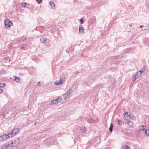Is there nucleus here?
Listing matches in <instances>:
<instances>
[{
  "label": "nucleus",
  "instance_id": "4c0bfd02",
  "mask_svg": "<svg viewBox=\"0 0 149 149\" xmlns=\"http://www.w3.org/2000/svg\"><path fill=\"white\" fill-rule=\"evenodd\" d=\"M148 62L149 63V60H148Z\"/></svg>",
  "mask_w": 149,
  "mask_h": 149
},
{
  "label": "nucleus",
  "instance_id": "1a4fd4ad",
  "mask_svg": "<svg viewBox=\"0 0 149 149\" xmlns=\"http://www.w3.org/2000/svg\"><path fill=\"white\" fill-rule=\"evenodd\" d=\"M22 6L28 8L29 7L30 4L26 3H22Z\"/></svg>",
  "mask_w": 149,
  "mask_h": 149
},
{
  "label": "nucleus",
  "instance_id": "473e14b6",
  "mask_svg": "<svg viewBox=\"0 0 149 149\" xmlns=\"http://www.w3.org/2000/svg\"><path fill=\"white\" fill-rule=\"evenodd\" d=\"M143 27V26H142V25H141V26H140V28H142V27Z\"/></svg>",
  "mask_w": 149,
  "mask_h": 149
},
{
  "label": "nucleus",
  "instance_id": "5701e85b",
  "mask_svg": "<svg viewBox=\"0 0 149 149\" xmlns=\"http://www.w3.org/2000/svg\"><path fill=\"white\" fill-rule=\"evenodd\" d=\"M118 124L120 125H121L122 123V121L120 120H118Z\"/></svg>",
  "mask_w": 149,
  "mask_h": 149
},
{
  "label": "nucleus",
  "instance_id": "72a5a7b5",
  "mask_svg": "<svg viewBox=\"0 0 149 149\" xmlns=\"http://www.w3.org/2000/svg\"><path fill=\"white\" fill-rule=\"evenodd\" d=\"M129 26H132V25H129Z\"/></svg>",
  "mask_w": 149,
  "mask_h": 149
},
{
  "label": "nucleus",
  "instance_id": "423d86ee",
  "mask_svg": "<svg viewBox=\"0 0 149 149\" xmlns=\"http://www.w3.org/2000/svg\"><path fill=\"white\" fill-rule=\"evenodd\" d=\"M79 33L81 34H84V30L82 26H79Z\"/></svg>",
  "mask_w": 149,
  "mask_h": 149
},
{
  "label": "nucleus",
  "instance_id": "20e7f679",
  "mask_svg": "<svg viewBox=\"0 0 149 149\" xmlns=\"http://www.w3.org/2000/svg\"><path fill=\"white\" fill-rule=\"evenodd\" d=\"M61 98H60L59 97H58L55 100H52L50 103V105H52V104H56L57 102H60L61 101Z\"/></svg>",
  "mask_w": 149,
  "mask_h": 149
},
{
  "label": "nucleus",
  "instance_id": "f8f14e48",
  "mask_svg": "<svg viewBox=\"0 0 149 149\" xmlns=\"http://www.w3.org/2000/svg\"><path fill=\"white\" fill-rule=\"evenodd\" d=\"M146 67V66H144V67H143V68H142L141 69V70L139 71L138 72H140V74L141 75L143 72L145 71V69H144Z\"/></svg>",
  "mask_w": 149,
  "mask_h": 149
},
{
  "label": "nucleus",
  "instance_id": "bb28decb",
  "mask_svg": "<svg viewBox=\"0 0 149 149\" xmlns=\"http://www.w3.org/2000/svg\"><path fill=\"white\" fill-rule=\"evenodd\" d=\"M4 147L5 149H6V148H8V147L7 146V144H6L4 145Z\"/></svg>",
  "mask_w": 149,
  "mask_h": 149
},
{
  "label": "nucleus",
  "instance_id": "c9c22d12",
  "mask_svg": "<svg viewBox=\"0 0 149 149\" xmlns=\"http://www.w3.org/2000/svg\"><path fill=\"white\" fill-rule=\"evenodd\" d=\"M7 59H9V58H7Z\"/></svg>",
  "mask_w": 149,
  "mask_h": 149
},
{
  "label": "nucleus",
  "instance_id": "39448f33",
  "mask_svg": "<svg viewBox=\"0 0 149 149\" xmlns=\"http://www.w3.org/2000/svg\"><path fill=\"white\" fill-rule=\"evenodd\" d=\"M72 91V88H70L69 90H68L65 94L63 95V96H65V99H66L68 98V97L70 95V94L71 93V91Z\"/></svg>",
  "mask_w": 149,
  "mask_h": 149
},
{
  "label": "nucleus",
  "instance_id": "a211bd4d",
  "mask_svg": "<svg viewBox=\"0 0 149 149\" xmlns=\"http://www.w3.org/2000/svg\"><path fill=\"white\" fill-rule=\"evenodd\" d=\"M40 40L42 43L45 42L46 43L47 42V40L44 38H42L40 39Z\"/></svg>",
  "mask_w": 149,
  "mask_h": 149
},
{
  "label": "nucleus",
  "instance_id": "4468645a",
  "mask_svg": "<svg viewBox=\"0 0 149 149\" xmlns=\"http://www.w3.org/2000/svg\"><path fill=\"white\" fill-rule=\"evenodd\" d=\"M19 139H17V140H15L14 141V143L15 145H18L19 143Z\"/></svg>",
  "mask_w": 149,
  "mask_h": 149
},
{
  "label": "nucleus",
  "instance_id": "2eb2a0df",
  "mask_svg": "<svg viewBox=\"0 0 149 149\" xmlns=\"http://www.w3.org/2000/svg\"><path fill=\"white\" fill-rule=\"evenodd\" d=\"M124 116L126 118L128 116H130V115H128V113L127 112H126L124 114Z\"/></svg>",
  "mask_w": 149,
  "mask_h": 149
},
{
  "label": "nucleus",
  "instance_id": "6e6552de",
  "mask_svg": "<svg viewBox=\"0 0 149 149\" xmlns=\"http://www.w3.org/2000/svg\"><path fill=\"white\" fill-rule=\"evenodd\" d=\"M64 80H62L61 78V80L58 82H56L54 83V84L57 85H61L63 83Z\"/></svg>",
  "mask_w": 149,
  "mask_h": 149
},
{
  "label": "nucleus",
  "instance_id": "9b49d317",
  "mask_svg": "<svg viewBox=\"0 0 149 149\" xmlns=\"http://www.w3.org/2000/svg\"><path fill=\"white\" fill-rule=\"evenodd\" d=\"M113 124L112 123H111L110 124V127L109 128V130L110 132H111L113 130Z\"/></svg>",
  "mask_w": 149,
  "mask_h": 149
},
{
  "label": "nucleus",
  "instance_id": "7ed1b4c3",
  "mask_svg": "<svg viewBox=\"0 0 149 149\" xmlns=\"http://www.w3.org/2000/svg\"><path fill=\"white\" fill-rule=\"evenodd\" d=\"M10 135L9 133L7 134H4L0 136V141H4L8 138H10Z\"/></svg>",
  "mask_w": 149,
  "mask_h": 149
},
{
  "label": "nucleus",
  "instance_id": "4be33fe9",
  "mask_svg": "<svg viewBox=\"0 0 149 149\" xmlns=\"http://www.w3.org/2000/svg\"><path fill=\"white\" fill-rule=\"evenodd\" d=\"M145 134L148 135H149V130L147 129L145 130Z\"/></svg>",
  "mask_w": 149,
  "mask_h": 149
},
{
  "label": "nucleus",
  "instance_id": "aec40b11",
  "mask_svg": "<svg viewBox=\"0 0 149 149\" xmlns=\"http://www.w3.org/2000/svg\"><path fill=\"white\" fill-rule=\"evenodd\" d=\"M127 123L130 126H132L133 125V123L132 122V121H129L127 122Z\"/></svg>",
  "mask_w": 149,
  "mask_h": 149
},
{
  "label": "nucleus",
  "instance_id": "f3484780",
  "mask_svg": "<svg viewBox=\"0 0 149 149\" xmlns=\"http://www.w3.org/2000/svg\"><path fill=\"white\" fill-rule=\"evenodd\" d=\"M6 86V85L4 83L0 84V88H3L5 87Z\"/></svg>",
  "mask_w": 149,
  "mask_h": 149
},
{
  "label": "nucleus",
  "instance_id": "0eeeda50",
  "mask_svg": "<svg viewBox=\"0 0 149 149\" xmlns=\"http://www.w3.org/2000/svg\"><path fill=\"white\" fill-rule=\"evenodd\" d=\"M140 73L138 72L132 78V80L133 81H134L136 79L139 77L141 75L140 74Z\"/></svg>",
  "mask_w": 149,
  "mask_h": 149
},
{
  "label": "nucleus",
  "instance_id": "e433bc0d",
  "mask_svg": "<svg viewBox=\"0 0 149 149\" xmlns=\"http://www.w3.org/2000/svg\"><path fill=\"white\" fill-rule=\"evenodd\" d=\"M2 149H3V147H2Z\"/></svg>",
  "mask_w": 149,
  "mask_h": 149
},
{
  "label": "nucleus",
  "instance_id": "f03ea898",
  "mask_svg": "<svg viewBox=\"0 0 149 149\" xmlns=\"http://www.w3.org/2000/svg\"><path fill=\"white\" fill-rule=\"evenodd\" d=\"M19 132V129L17 128H16L13 130L11 132L9 133L10 135V136H11V137H12L15 135Z\"/></svg>",
  "mask_w": 149,
  "mask_h": 149
},
{
  "label": "nucleus",
  "instance_id": "a878e982",
  "mask_svg": "<svg viewBox=\"0 0 149 149\" xmlns=\"http://www.w3.org/2000/svg\"><path fill=\"white\" fill-rule=\"evenodd\" d=\"M22 40L23 41H24L26 39V38L24 36L22 37Z\"/></svg>",
  "mask_w": 149,
  "mask_h": 149
},
{
  "label": "nucleus",
  "instance_id": "f704fd0d",
  "mask_svg": "<svg viewBox=\"0 0 149 149\" xmlns=\"http://www.w3.org/2000/svg\"><path fill=\"white\" fill-rule=\"evenodd\" d=\"M36 123H36H36H35V125H36Z\"/></svg>",
  "mask_w": 149,
  "mask_h": 149
},
{
  "label": "nucleus",
  "instance_id": "9d476101",
  "mask_svg": "<svg viewBox=\"0 0 149 149\" xmlns=\"http://www.w3.org/2000/svg\"><path fill=\"white\" fill-rule=\"evenodd\" d=\"M146 127L145 126H139V129L141 131H143L145 130Z\"/></svg>",
  "mask_w": 149,
  "mask_h": 149
},
{
  "label": "nucleus",
  "instance_id": "cd10ccee",
  "mask_svg": "<svg viewBox=\"0 0 149 149\" xmlns=\"http://www.w3.org/2000/svg\"><path fill=\"white\" fill-rule=\"evenodd\" d=\"M7 146H8V148L9 147H12V146L10 144H9V143L7 144Z\"/></svg>",
  "mask_w": 149,
  "mask_h": 149
},
{
  "label": "nucleus",
  "instance_id": "c756f323",
  "mask_svg": "<svg viewBox=\"0 0 149 149\" xmlns=\"http://www.w3.org/2000/svg\"><path fill=\"white\" fill-rule=\"evenodd\" d=\"M40 81H38L37 82V86H38L40 85Z\"/></svg>",
  "mask_w": 149,
  "mask_h": 149
},
{
  "label": "nucleus",
  "instance_id": "b1692460",
  "mask_svg": "<svg viewBox=\"0 0 149 149\" xmlns=\"http://www.w3.org/2000/svg\"><path fill=\"white\" fill-rule=\"evenodd\" d=\"M80 22H81V24H83V23H84V19H83L82 18H81L80 19Z\"/></svg>",
  "mask_w": 149,
  "mask_h": 149
},
{
  "label": "nucleus",
  "instance_id": "f257e3e1",
  "mask_svg": "<svg viewBox=\"0 0 149 149\" xmlns=\"http://www.w3.org/2000/svg\"><path fill=\"white\" fill-rule=\"evenodd\" d=\"M4 25L6 27L10 28L12 25V23L8 19H6L4 21Z\"/></svg>",
  "mask_w": 149,
  "mask_h": 149
},
{
  "label": "nucleus",
  "instance_id": "c85d7f7f",
  "mask_svg": "<svg viewBox=\"0 0 149 149\" xmlns=\"http://www.w3.org/2000/svg\"><path fill=\"white\" fill-rule=\"evenodd\" d=\"M36 1L38 2V3H40L41 2H42V0H36Z\"/></svg>",
  "mask_w": 149,
  "mask_h": 149
},
{
  "label": "nucleus",
  "instance_id": "2f4dec72",
  "mask_svg": "<svg viewBox=\"0 0 149 149\" xmlns=\"http://www.w3.org/2000/svg\"><path fill=\"white\" fill-rule=\"evenodd\" d=\"M14 143V142H12L10 144L12 146V145H13V143Z\"/></svg>",
  "mask_w": 149,
  "mask_h": 149
},
{
  "label": "nucleus",
  "instance_id": "393cba45",
  "mask_svg": "<svg viewBox=\"0 0 149 149\" xmlns=\"http://www.w3.org/2000/svg\"><path fill=\"white\" fill-rule=\"evenodd\" d=\"M80 130L82 132H84L85 131V129L84 128H81L80 129Z\"/></svg>",
  "mask_w": 149,
  "mask_h": 149
},
{
  "label": "nucleus",
  "instance_id": "ddd939ff",
  "mask_svg": "<svg viewBox=\"0 0 149 149\" xmlns=\"http://www.w3.org/2000/svg\"><path fill=\"white\" fill-rule=\"evenodd\" d=\"M123 148L124 149H130V147L127 145H123Z\"/></svg>",
  "mask_w": 149,
  "mask_h": 149
},
{
  "label": "nucleus",
  "instance_id": "dca6fc26",
  "mask_svg": "<svg viewBox=\"0 0 149 149\" xmlns=\"http://www.w3.org/2000/svg\"><path fill=\"white\" fill-rule=\"evenodd\" d=\"M123 56H121L120 55H117V56H115V57H113L114 58H116V59H118V58H121V57H122Z\"/></svg>",
  "mask_w": 149,
  "mask_h": 149
},
{
  "label": "nucleus",
  "instance_id": "412c9836",
  "mask_svg": "<svg viewBox=\"0 0 149 149\" xmlns=\"http://www.w3.org/2000/svg\"><path fill=\"white\" fill-rule=\"evenodd\" d=\"M15 81L17 82H19V77H15Z\"/></svg>",
  "mask_w": 149,
  "mask_h": 149
},
{
  "label": "nucleus",
  "instance_id": "7c9ffc66",
  "mask_svg": "<svg viewBox=\"0 0 149 149\" xmlns=\"http://www.w3.org/2000/svg\"><path fill=\"white\" fill-rule=\"evenodd\" d=\"M3 92V90L1 89H0V94L2 93Z\"/></svg>",
  "mask_w": 149,
  "mask_h": 149
},
{
  "label": "nucleus",
  "instance_id": "6ab92c4d",
  "mask_svg": "<svg viewBox=\"0 0 149 149\" xmlns=\"http://www.w3.org/2000/svg\"><path fill=\"white\" fill-rule=\"evenodd\" d=\"M50 4L52 7H54L55 5L54 2L52 1H50Z\"/></svg>",
  "mask_w": 149,
  "mask_h": 149
}]
</instances>
